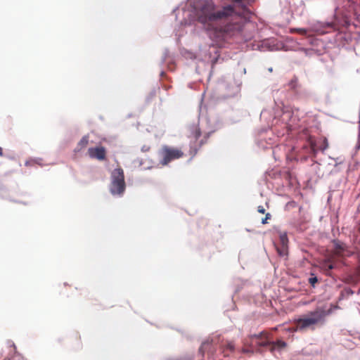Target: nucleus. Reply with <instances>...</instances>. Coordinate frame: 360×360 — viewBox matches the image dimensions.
I'll return each mask as SVG.
<instances>
[{
	"label": "nucleus",
	"mask_w": 360,
	"mask_h": 360,
	"mask_svg": "<svg viewBox=\"0 0 360 360\" xmlns=\"http://www.w3.org/2000/svg\"><path fill=\"white\" fill-rule=\"evenodd\" d=\"M194 13L210 37L216 41H224L239 33L243 27L241 15L231 5L217 9L212 0H196Z\"/></svg>",
	"instance_id": "f257e3e1"
},
{
	"label": "nucleus",
	"mask_w": 360,
	"mask_h": 360,
	"mask_svg": "<svg viewBox=\"0 0 360 360\" xmlns=\"http://www.w3.org/2000/svg\"><path fill=\"white\" fill-rule=\"evenodd\" d=\"M324 317V311L316 309L295 319L294 324L296 325V330L302 332L308 329L314 330L316 326L323 323Z\"/></svg>",
	"instance_id": "f03ea898"
},
{
	"label": "nucleus",
	"mask_w": 360,
	"mask_h": 360,
	"mask_svg": "<svg viewBox=\"0 0 360 360\" xmlns=\"http://www.w3.org/2000/svg\"><path fill=\"white\" fill-rule=\"evenodd\" d=\"M269 334L266 331L250 335L243 340L244 347L242 349V352L253 353L255 349L259 351V347L269 346Z\"/></svg>",
	"instance_id": "7ed1b4c3"
},
{
	"label": "nucleus",
	"mask_w": 360,
	"mask_h": 360,
	"mask_svg": "<svg viewBox=\"0 0 360 360\" xmlns=\"http://www.w3.org/2000/svg\"><path fill=\"white\" fill-rule=\"evenodd\" d=\"M184 156V153L181 148L168 145L162 146L158 151L160 164L162 166H166L171 162L182 158Z\"/></svg>",
	"instance_id": "20e7f679"
},
{
	"label": "nucleus",
	"mask_w": 360,
	"mask_h": 360,
	"mask_svg": "<svg viewBox=\"0 0 360 360\" xmlns=\"http://www.w3.org/2000/svg\"><path fill=\"white\" fill-rule=\"evenodd\" d=\"M189 137L194 140V142L192 146H191L190 154L192 158L194 157L198 150L207 143L208 139L210 136V132H207L204 134L202 138L199 140V139L202 136V132L198 124H193L189 127Z\"/></svg>",
	"instance_id": "39448f33"
},
{
	"label": "nucleus",
	"mask_w": 360,
	"mask_h": 360,
	"mask_svg": "<svg viewBox=\"0 0 360 360\" xmlns=\"http://www.w3.org/2000/svg\"><path fill=\"white\" fill-rule=\"evenodd\" d=\"M124 171L119 167L115 169L111 173V183L110 191L112 195H121L125 191Z\"/></svg>",
	"instance_id": "423d86ee"
},
{
	"label": "nucleus",
	"mask_w": 360,
	"mask_h": 360,
	"mask_svg": "<svg viewBox=\"0 0 360 360\" xmlns=\"http://www.w3.org/2000/svg\"><path fill=\"white\" fill-rule=\"evenodd\" d=\"M88 155L92 159L98 160H104L106 157V150L104 147L89 148L88 149Z\"/></svg>",
	"instance_id": "0eeeda50"
},
{
	"label": "nucleus",
	"mask_w": 360,
	"mask_h": 360,
	"mask_svg": "<svg viewBox=\"0 0 360 360\" xmlns=\"http://www.w3.org/2000/svg\"><path fill=\"white\" fill-rule=\"evenodd\" d=\"M269 346H270V351L271 352H273L276 349L281 350V349H284L285 347H286L287 344H286L285 342H284V341H283L281 340H277L276 342H271L270 341V343L269 344Z\"/></svg>",
	"instance_id": "6e6552de"
},
{
	"label": "nucleus",
	"mask_w": 360,
	"mask_h": 360,
	"mask_svg": "<svg viewBox=\"0 0 360 360\" xmlns=\"http://www.w3.org/2000/svg\"><path fill=\"white\" fill-rule=\"evenodd\" d=\"M89 143V137L84 136L82 138V139L78 143L77 147L75 149V152H79L82 149L85 148Z\"/></svg>",
	"instance_id": "1a4fd4ad"
},
{
	"label": "nucleus",
	"mask_w": 360,
	"mask_h": 360,
	"mask_svg": "<svg viewBox=\"0 0 360 360\" xmlns=\"http://www.w3.org/2000/svg\"><path fill=\"white\" fill-rule=\"evenodd\" d=\"M277 252L279 256L285 257L288 255V245H276Z\"/></svg>",
	"instance_id": "9d476101"
},
{
	"label": "nucleus",
	"mask_w": 360,
	"mask_h": 360,
	"mask_svg": "<svg viewBox=\"0 0 360 360\" xmlns=\"http://www.w3.org/2000/svg\"><path fill=\"white\" fill-rule=\"evenodd\" d=\"M279 241L281 245H288V238L286 233H281L279 236Z\"/></svg>",
	"instance_id": "9b49d317"
},
{
	"label": "nucleus",
	"mask_w": 360,
	"mask_h": 360,
	"mask_svg": "<svg viewBox=\"0 0 360 360\" xmlns=\"http://www.w3.org/2000/svg\"><path fill=\"white\" fill-rule=\"evenodd\" d=\"M345 248V245L343 243H336L335 244V252L338 255H342Z\"/></svg>",
	"instance_id": "f8f14e48"
},
{
	"label": "nucleus",
	"mask_w": 360,
	"mask_h": 360,
	"mask_svg": "<svg viewBox=\"0 0 360 360\" xmlns=\"http://www.w3.org/2000/svg\"><path fill=\"white\" fill-rule=\"evenodd\" d=\"M328 147V143L326 138H324L322 141L321 146H319V149L322 151L325 150Z\"/></svg>",
	"instance_id": "ddd939ff"
},
{
	"label": "nucleus",
	"mask_w": 360,
	"mask_h": 360,
	"mask_svg": "<svg viewBox=\"0 0 360 360\" xmlns=\"http://www.w3.org/2000/svg\"><path fill=\"white\" fill-rule=\"evenodd\" d=\"M36 164H38L36 160H29L25 162V165L27 167H32L34 166Z\"/></svg>",
	"instance_id": "4468645a"
},
{
	"label": "nucleus",
	"mask_w": 360,
	"mask_h": 360,
	"mask_svg": "<svg viewBox=\"0 0 360 360\" xmlns=\"http://www.w3.org/2000/svg\"><path fill=\"white\" fill-rule=\"evenodd\" d=\"M309 282L314 287L315 283L318 282V279L316 276L311 277L309 278Z\"/></svg>",
	"instance_id": "2eb2a0df"
},
{
	"label": "nucleus",
	"mask_w": 360,
	"mask_h": 360,
	"mask_svg": "<svg viewBox=\"0 0 360 360\" xmlns=\"http://www.w3.org/2000/svg\"><path fill=\"white\" fill-rule=\"evenodd\" d=\"M235 346L232 342H228L226 344V349H229L231 352L234 350Z\"/></svg>",
	"instance_id": "dca6fc26"
},
{
	"label": "nucleus",
	"mask_w": 360,
	"mask_h": 360,
	"mask_svg": "<svg viewBox=\"0 0 360 360\" xmlns=\"http://www.w3.org/2000/svg\"><path fill=\"white\" fill-rule=\"evenodd\" d=\"M270 218H271V214H270V213H266V214L265 217H264V219H262V223L263 224H266V223H267V220H268L269 219H270Z\"/></svg>",
	"instance_id": "f3484780"
},
{
	"label": "nucleus",
	"mask_w": 360,
	"mask_h": 360,
	"mask_svg": "<svg viewBox=\"0 0 360 360\" xmlns=\"http://www.w3.org/2000/svg\"><path fill=\"white\" fill-rule=\"evenodd\" d=\"M257 211L259 213L264 214L265 212V209L263 206L260 205V206H258Z\"/></svg>",
	"instance_id": "a211bd4d"
},
{
	"label": "nucleus",
	"mask_w": 360,
	"mask_h": 360,
	"mask_svg": "<svg viewBox=\"0 0 360 360\" xmlns=\"http://www.w3.org/2000/svg\"><path fill=\"white\" fill-rule=\"evenodd\" d=\"M288 330H289L290 332H297V331H300V330H296V325H295V326H294V327L290 328L288 329Z\"/></svg>",
	"instance_id": "6ab92c4d"
},
{
	"label": "nucleus",
	"mask_w": 360,
	"mask_h": 360,
	"mask_svg": "<svg viewBox=\"0 0 360 360\" xmlns=\"http://www.w3.org/2000/svg\"><path fill=\"white\" fill-rule=\"evenodd\" d=\"M299 32L302 34H305L306 33V30H303V29H300L299 30Z\"/></svg>",
	"instance_id": "aec40b11"
},
{
	"label": "nucleus",
	"mask_w": 360,
	"mask_h": 360,
	"mask_svg": "<svg viewBox=\"0 0 360 360\" xmlns=\"http://www.w3.org/2000/svg\"><path fill=\"white\" fill-rule=\"evenodd\" d=\"M3 155H4L3 149L1 147H0V156H3Z\"/></svg>",
	"instance_id": "412c9836"
},
{
	"label": "nucleus",
	"mask_w": 360,
	"mask_h": 360,
	"mask_svg": "<svg viewBox=\"0 0 360 360\" xmlns=\"http://www.w3.org/2000/svg\"><path fill=\"white\" fill-rule=\"evenodd\" d=\"M328 267L329 269H333V265L332 264H330L328 266Z\"/></svg>",
	"instance_id": "4be33fe9"
},
{
	"label": "nucleus",
	"mask_w": 360,
	"mask_h": 360,
	"mask_svg": "<svg viewBox=\"0 0 360 360\" xmlns=\"http://www.w3.org/2000/svg\"><path fill=\"white\" fill-rule=\"evenodd\" d=\"M297 78L295 77V82H297Z\"/></svg>",
	"instance_id": "5701e85b"
}]
</instances>
